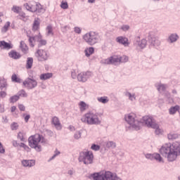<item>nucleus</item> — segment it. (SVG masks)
<instances>
[{
	"label": "nucleus",
	"mask_w": 180,
	"mask_h": 180,
	"mask_svg": "<svg viewBox=\"0 0 180 180\" xmlns=\"http://www.w3.org/2000/svg\"><path fill=\"white\" fill-rule=\"evenodd\" d=\"M36 165V160H23L22 161V165L23 167H28L29 168L34 167Z\"/></svg>",
	"instance_id": "17"
},
{
	"label": "nucleus",
	"mask_w": 180,
	"mask_h": 180,
	"mask_svg": "<svg viewBox=\"0 0 180 180\" xmlns=\"http://www.w3.org/2000/svg\"><path fill=\"white\" fill-rule=\"evenodd\" d=\"M11 27V22L7 21L4 26L1 28V33H6L8 30H9V27Z\"/></svg>",
	"instance_id": "34"
},
{
	"label": "nucleus",
	"mask_w": 180,
	"mask_h": 180,
	"mask_svg": "<svg viewBox=\"0 0 180 180\" xmlns=\"http://www.w3.org/2000/svg\"><path fill=\"white\" fill-rule=\"evenodd\" d=\"M141 122L145 123L147 127H151V129H157L158 127V124L155 122V120L151 116H143Z\"/></svg>",
	"instance_id": "9"
},
{
	"label": "nucleus",
	"mask_w": 180,
	"mask_h": 180,
	"mask_svg": "<svg viewBox=\"0 0 180 180\" xmlns=\"http://www.w3.org/2000/svg\"><path fill=\"white\" fill-rule=\"evenodd\" d=\"M46 31H47L48 36H50V34L53 36L54 34V33L53 32V27L51 25H48L46 27Z\"/></svg>",
	"instance_id": "44"
},
{
	"label": "nucleus",
	"mask_w": 180,
	"mask_h": 180,
	"mask_svg": "<svg viewBox=\"0 0 180 180\" xmlns=\"http://www.w3.org/2000/svg\"><path fill=\"white\" fill-rule=\"evenodd\" d=\"M91 78V72H82L77 75L79 82H86Z\"/></svg>",
	"instance_id": "13"
},
{
	"label": "nucleus",
	"mask_w": 180,
	"mask_h": 180,
	"mask_svg": "<svg viewBox=\"0 0 180 180\" xmlns=\"http://www.w3.org/2000/svg\"><path fill=\"white\" fill-rule=\"evenodd\" d=\"M159 153L167 158L168 162H174L178 158V155H180V144L178 142L165 143L159 149Z\"/></svg>",
	"instance_id": "1"
},
{
	"label": "nucleus",
	"mask_w": 180,
	"mask_h": 180,
	"mask_svg": "<svg viewBox=\"0 0 180 180\" xmlns=\"http://www.w3.org/2000/svg\"><path fill=\"white\" fill-rule=\"evenodd\" d=\"M17 138L20 140V141H26V133L23 131H19Z\"/></svg>",
	"instance_id": "31"
},
{
	"label": "nucleus",
	"mask_w": 180,
	"mask_h": 180,
	"mask_svg": "<svg viewBox=\"0 0 180 180\" xmlns=\"http://www.w3.org/2000/svg\"><path fill=\"white\" fill-rule=\"evenodd\" d=\"M18 109L21 112H25L26 110V107L23 104H18Z\"/></svg>",
	"instance_id": "57"
},
{
	"label": "nucleus",
	"mask_w": 180,
	"mask_h": 180,
	"mask_svg": "<svg viewBox=\"0 0 180 180\" xmlns=\"http://www.w3.org/2000/svg\"><path fill=\"white\" fill-rule=\"evenodd\" d=\"M22 117H23L25 123H29V120H30V115L22 113Z\"/></svg>",
	"instance_id": "43"
},
{
	"label": "nucleus",
	"mask_w": 180,
	"mask_h": 180,
	"mask_svg": "<svg viewBox=\"0 0 180 180\" xmlns=\"http://www.w3.org/2000/svg\"><path fill=\"white\" fill-rule=\"evenodd\" d=\"M22 85L25 88H27V89H34V88L37 86V81L34 79L28 77L22 82Z\"/></svg>",
	"instance_id": "12"
},
{
	"label": "nucleus",
	"mask_w": 180,
	"mask_h": 180,
	"mask_svg": "<svg viewBox=\"0 0 180 180\" xmlns=\"http://www.w3.org/2000/svg\"><path fill=\"white\" fill-rule=\"evenodd\" d=\"M40 29V21L39 20V18L34 20V22L32 24V31L33 32H37Z\"/></svg>",
	"instance_id": "26"
},
{
	"label": "nucleus",
	"mask_w": 180,
	"mask_h": 180,
	"mask_svg": "<svg viewBox=\"0 0 180 180\" xmlns=\"http://www.w3.org/2000/svg\"><path fill=\"white\" fill-rule=\"evenodd\" d=\"M177 112L179 113V105H175V106L171 107L169 109V115H175V113H176Z\"/></svg>",
	"instance_id": "29"
},
{
	"label": "nucleus",
	"mask_w": 180,
	"mask_h": 180,
	"mask_svg": "<svg viewBox=\"0 0 180 180\" xmlns=\"http://www.w3.org/2000/svg\"><path fill=\"white\" fill-rule=\"evenodd\" d=\"M74 32L75 33H77V34H81L82 29H81L79 27H75Z\"/></svg>",
	"instance_id": "53"
},
{
	"label": "nucleus",
	"mask_w": 180,
	"mask_h": 180,
	"mask_svg": "<svg viewBox=\"0 0 180 180\" xmlns=\"http://www.w3.org/2000/svg\"><path fill=\"white\" fill-rule=\"evenodd\" d=\"M97 101L100 102V103H108L109 102V98L108 96H102V97H98L97 98Z\"/></svg>",
	"instance_id": "35"
},
{
	"label": "nucleus",
	"mask_w": 180,
	"mask_h": 180,
	"mask_svg": "<svg viewBox=\"0 0 180 180\" xmlns=\"http://www.w3.org/2000/svg\"><path fill=\"white\" fill-rule=\"evenodd\" d=\"M125 96H127L129 98V101H136V95L135 94H131L130 92L127 91L125 93Z\"/></svg>",
	"instance_id": "40"
},
{
	"label": "nucleus",
	"mask_w": 180,
	"mask_h": 180,
	"mask_svg": "<svg viewBox=\"0 0 180 180\" xmlns=\"http://www.w3.org/2000/svg\"><path fill=\"white\" fill-rule=\"evenodd\" d=\"M179 39V36L177 35V34L176 33L171 34L168 37V41L170 43H175Z\"/></svg>",
	"instance_id": "24"
},
{
	"label": "nucleus",
	"mask_w": 180,
	"mask_h": 180,
	"mask_svg": "<svg viewBox=\"0 0 180 180\" xmlns=\"http://www.w3.org/2000/svg\"><path fill=\"white\" fill-rule=\"evenodd\" d=\"M20 147H21L22 148H24V150H25V151H27V153L30 151V148H29L27 145L25 144L24 143H20Z\"/></svg>",
	"instance_id": "48"
},
{
	"label": "nucleus",
	"mask_w": 180,
	"mask_h": 180,
	"mask_svg": "<svg viewBox=\"0 0 180 180\" xmlns=\"http://www.w3.org/2000/svg\"><path fill=\"white\" fill-rule=\"evenodd\" d=\"M8 56H9V58H13V60H19V58H20V57H22V55H20V53L19 52H17L15 50H11L8 53Z\"/></svg>",
	"instance_id": "18"
},
{
	"label": "nucleus",
	"mask_w": 180,
	"mask_h": 180,
	"mask_svg": "<svg viewBox=\"0 0 180 180\" xmlns=\"http://www.w3.org/2000/svg\"><path fill=\"white\" fill-rule=\"evenodd\" d=\"M94 180H123L116 174L112 173L110 171H101L91 174Z\"/></svg>",
	"instance_id": "3"
},
{
	"label": "nucleus",
	"mask_w": 180,
	"mask_h": 180,
	"mask_svg": "<svg viewBox=\"0 0 180 180\" xmlns=\"http://www.w3.org/2000/svg\"><path fill=\"white\" fill-rule=\"evenodd\" d=\"M94 153L92 151L84 150L79 153L78 157L79 162H83L84 165H91L94 164Z\"/></svg>",
	"instance_id": "6"
},
{
	"label": "nucleus",
	"mask_w": 180,
	"mask_h": 180,
	"mask_svg": "<svg viewBox=\"0 0 180 180\" xmlns=\"http://www.w3.org/2000/svg\"><path fill=\"white\" fill-rule=\"evenodd\" d=\"M19 16H20V19L21 20H23L24 22H26V20H27V19H28V17L26 16V13H25L23 12L20 13Z\"/></svg>",
	"instance_id": "46"
},
{
	"label": "nucleus",
	"mask_w": 180,
	"mask_h": 180,
	"mask_svg": "<svg viewBox=\"0 0 180 180\" xmlns=\"http://www.w3.org/2000/svg\"><path fill=\"white\" fill-rule=\"evenodd\" d=\"M138 46L140 47V49H145V47L147 46V39H143L141 41H139Z\"/></svg>",
	"instance_id": "33"
},
{
	"label": "nucleus",
	"mask_w": 180,
	"mask_h": 180,
	"mask_svg": "<svg viewBox=\"0 0 180 180\" xmlns=\"http://www.w3.org/2000/svg\"><path fill=\"white\" fill-rule=\"evenodd\" d=\"M60 8H62V9H68V3H67V1H62L60 4Z\"/></svg>",
	"instance_id": "52"
},
{
	"label": "nucleus",
	"mask_w": 180,
	"mask_h": 180,
	"mask_svg": "<svg viewBox=\"0 0 180 180\" xmlns=\"http://www.w3.org/2000/svg\"><path fill=\"white\" fill-rule=\"evenodd\" d=\"M153 160L158 161V162H163L162 157H161V155H160V153H153Z\"/></svg>",
	"instance_id": "36"
},
{
	"label": "nucleus",
	"mask_w": 180,
	"mask_h": 180,
	"mask_svg": "<svg viewBox=\"0 0 180 180\" xmlns=\"http://www.w3.org/2000/svg\"><path fill=\"white\" fill-rule=\"evenodd\" d=\"M18 99H20L18 94L14 95L10 98L9 99L10 103H15V102H18Z\"/></svg>",
	"instance_id": "41"
},
{
	"label": "nucleus",
	"mask_w": 180,
	"mask_h": 180,
	"mask_svg": "<svg viewBox=\"0 0 180 180\" xmlns=\"http://www.w3.org/2000/svg\"><path fill=\"white\" fill-rule=\"evenodd\" d=\"M20 48L23 54H27V53H29V47L27 46L26 43H25V41H20Z\"/></svg>",
	"instance_id": "22"
},
{
	"label": "nucleus",
	"mask_w": 180,
	"mask_h": 180,
	"mask_svg": "<svg viewBox=\"0 0 180 180\" xmlns=\"http://www.w3.org/2000/svg\"><path fill=\"white\" fill-rule=\"evenodd\" d=\"M71 77L72 79H75L77 78L78 75H77V72H75V70H72L71 71Z\"/></svg>",
	"instance_id": "54"
},
{
	"label": "nucleus",
	"mask_w": 180,
	"mask_h": 180,
	"mask_svg": "<svg viewBox=\"0 0 180 180\" xmlns=\"http://www.w3.org/2000/svg\"><path fill=\"white\" fill-rule=\"evenodd\" d=\"M148 40L150 46H153L154 47H158V46H160L161 44V41L159 40L157 37L149 36Z\"/></svg>",
	"instance_id": "16"
},
{
	"label": "nucleus",
	"mask_w": 180,
	"mask_h": 180,
	"mask_svg": "<svg viewBox=\"0 0 180 180\" xmlns=\"http://www.w3.org/2000/svg\"><path fill=\"white\" fill-rule=\"evenodd\" d=\"M11 130H18V129H19V124L18 122H13L11 124Z\"/></svg>",
	"instance_id": "45"
},
{
	"label": "nucleus",
	"mask_w": 180,
	"mask_h": 180,
	"mask_svg": "<svg viewBox=\"0 0 180 180\" xmlns=\"http://www.w3.org/2000/svg\"><path fill=\"white\" fill-rule=\"evenodd\" d=\"M33 67V58H27L26 63V69L30 70Z\"/></svg>",
	"instance_id": "32"
},
{
	"label": "nucleus",
	"mask_w": 180,
	"mask_h": 180,
	"mask_svg": "<svg viewBox=\"0 0 180 180\" xmlns=\"http://www.w3.org/2000/svg\"><path fill=\"white\" fill-rule=\"evenodd\" d=\"M0 47H2L3 49H4L6 50H11V49L13 48V46L11 44H9L5 41H0Z\"/></svg>",
	"instance_id": "25"
},
{
	"label": "nucleus",
	"mask_w": 180,
	"mask_h": 180,
	"mask_svg": "<svg viewBox=\"0 0 180 180\" xmlns=\"http://www.w3.org/2000/svg\"><path fill=\"white\" fill-rule=\"evenodd\" d=\"M163 94H164V96H165V98L167 99H169L171 98V93L169 91H165L163 93Z\"/></svg>",
	"instance_id": "60"
},
{
	"label": "nucleus",
	"mask_w": 180,
	"mask_h": 180,
	"mask_svg": "<svg viewBox=\"0 0 180 180\" xmlns=\"http://www.w3.org/2000/svg\"><path fill=\"white\" fill-rule=\"evenodd\" d=\"M0 154H5V148H4V145L0 142Z\"/></svg>",
	"instance_id": "58"
},
{
	"label": "nucleus",
	"mask_w": 180,
	"mask_h": 180,
	"mask_svg": "<svg viewBox=\"0 0 180 180\" xmlns=\"http://www.w3.org/2000/svg\"><path fill=\"white\" fill-rule=\"evenodd\" d=\"M105 148H116V143L113 141L105 142Z\"/></svg>",
	"instance_id": "30"
},
{
	"label": "nucleus",
	"mask_w": 180,
	"mask_h": 180,
	"mask_svg": "<svg viewBox=\"0 0 180 180\" xmlns=\"http://www.w3.org/2000/svg\"><path fill=\"white\" fill-rule=\"evenodd\" d=\"M7 84L6 80L0 78V89H4V88H6Z\"/></svg>",
	"instance_id": "42"
},
{
	"label": "nucleus",
	"mask_w": 180,
	"mask_h": 180,
	"mask_svg": "<svg viewBox=\"0 0 180 180\" xmlns=\"http://www.w3.org/2000/svg\"><path fill=\"white\" fill-rule=\"evenodd\" d=\"M20 9H22L20 8V7L13 6L11 10L13 11V12H14V13H19V12H20Z\"/></svg>",
	"instance_id": "49"
},
{
	"label": "nucleus",
	"mask_w": 180,
	"mask_h": 180,
	"mask_svg": "<svg viewBox=\"0 0 180 180\" xmlns=\"http://www.w3.org/2000/svg\"><path fill=\"white\" fill-rule=\"evenodd\" d=\"M101 39L99 33L94 31H90L83 35V40L89 44V46H95Z\"/></svg>",
	"instance_id": "7"
},
{
	"label": "nucleus",
	"mask_w": 180,
	"mask_h": 180,
	"mask_svg": "<svg viewBox=\"0 0 180 180\" xmlns=\"http://www.w3.org/2000/svg\"><path fill=\"white\" fill-rule=\"evenodd\" d=\"M116 41L119 44H122L124 47H129L130 46V42H129V38L124 37V36H120L116 38Z\"/></svg>",
	"instance_id": "14"
},
{
	"label": "nucleus",
	"mask_w": 180,
	"mask_h": 180,
	"mask_svg": "<svg viewBox=\"0 0 180 180\" xmlns=\"http://www.w3.org/2000/svg\"><path fill=\"white\" fill-rule=\"evenodd\" d=\"M155 86L157 87V89L160 94H164V92L167 91V88H168L167 84H156Z\"/></svg>",
	"instance_id": "23"
},
{
	"label": "nucleus",
	"mask_w": 180,
	"mask_h": 180,
	"mask_svg": "<svg viewBox=\"0 0 180 180\" xmlns=\"http://www.w3.org/2000/svg\"><path fill=\"white\" fill-rule=\"evenodd\" d=\"M79 110L81 112H84V110H86V103L84 101H80L79 103Z\"/></svg>",
	"instance_id": "37"
},
{
	"label": "nucleus",
	"mask_w": 180,
	"mask_h": 180,
	"mask_svg": "<svg viewBox=\"0 0 180 180\" xmlns=\"http://www.w3.org/2000/svg\"><path fill=\"white\" fill-rule=\"evenodd\" d=\"M12 144H13V147H18V146H20V144H19L18 143V141H13Z\"/></svg>",
	"instance_id": "62"
},
{
	"label": "nucleus",
	"mask_w": 180,
	"mask_h": 180,
	"mask_svg": "<svg viewBox=\"0 0 180 180\" xmlns=\"http://www.w3.org/2000/svg\"><path fill=\"white\" fill-rule=\"evenodd\" d=\"M81 121L82 123L89 124L90 126L94 124L98 126L102 123V120L99 117V114L94 111H89L84 114V116L81 118Z\"/></svg>",
	"instance_id": "2"
},
{
	"label": "nucleus",
	"mask_w": 180,
	"mask_h": 180,
	"mask_svg": "<svg viewBox=\"0 0 180 180\" xmlns=\"http://www.w3.org/2000/svg\"><path fill=\"white\" fill-rule=\"evenodd\" d=\"M91 150H93L94 151H99V150H101V146H99L98 145L96 144H93L91 146Z\"/></svg>",
	"instance_id": "51"
},
{
	"label": "nucleus",
	"mask_w": 180,
	"mask_h": 180,
	"mask_svg": "<svg viewBox=\"0 0 180 180\" xmlns=\"http://www.w3.org/2000/svg\"><path fill=\"white\" fill-rule=\"evenodd\" d=\"M51 123L53 124L56 130H61L63 129V125L60 122V119L58 117H53L51 118Z\"/></svg>",
	"instance_id": "15"
},
{
	"label": "nucleus",
	"mask_w": 180,
	"mask_h": 180,
	"mask_svg": "<svg viewBox=\"0 0 180 180\" xmlns=\"http://www.w3.org/2000/svg\"><path fill=\"white\" fill-rule=\"evenodd\" d=\"M11 81L12 82H15L17 84H22V79L20 77H18V75L13 74L11 76Z\"/></svg>",
	"instance_id": "28"
},
{
	"label": "nucleus",
	"mask_w": 180,
	"mask_h": 180,
	"mask_svg": "<svg viewBox=\"0 0 180 180\" xmlns=\"http://www.w3.org/2000/svg\"><path fill=\"white\" fill-rule=\"evenodd\" d=\"M5 96H6V92L0 91V98H5Z\"/></svg>",
	"instance_id": "63"
},
{
	"label": "nucleus",
	"mask_w": 180,
	"mask_h": 180,
	"mask_svg": "<svg viewBox=\"0 0 180 180\" xmlns=\"http://www.w3.org/2000/svg\"><path fill=\"white\" fill-rule=\"evenodd\" d=\"M50 78H53V73L51 72L43 73L39 76L41 81H47V79H50Z\"/></svg>",
	"instance_id": "20"
},
{
	"label": "nucleus",
	"mask_w": 180,
	"mask_h": 180,
	"mask_svg": "<svg viewBox=\"0 0 180 180\" xmlns=\"http://www.w3.org/2000/svg\"><path fill=\"white\" fill-rule=\"evenodd\" d=\"M40 142L44 143V138L39 134H35L28 138V144L30 147L31 148H34V150H37V153H40V151H41Z\"/></svg>",
	"instance_id": "4"
},
{
	"label": "nucleus",
	"mask_w": 180,
	"mask_h": 180,
	"mask_svg": "<svg viewBox=\"0 0 180 180\" xmlns=\"http://www.w3.org/2000/svg\"><path fill=\"white\" fill-rule=\"evenodd\" d=\"M146 158H147L148 160H153V153L151 154V153H147L146 155H145Z\"/></svg>",
	"instance_id": "59"
},
{
	"label": "nucleus",
	"mask_w": 180,
	"mask_h": 180,
	"mask_svg": "<svg viewBox=\"0 0 180 180\" xmlns=\"http://www.w3.org/2000/svg\"><path fill=\"white\" fill-rule=\"evenodd\" d=\"M60 151H58V150H56L54 155L50 158V161H51V160H54L55 158L57 157V155H60Z\"/></svg>",
	"instance_id": "56"
},
{
	"label": "nucleus",
	"mask_w": 180,
	"mask_h": 180,
	"mask_svg": "<svg viewBox=\"0 0 180 180\" xmlns=\"http://www.w3.org/2000/svg\"><path fill=\"white\" fill-rule=\"evenodd\" d=\"M82 134V132L81 131H77L75 132L74 135V138L75 139V140H79V139H81Z\"/></svg>",
	"instance_id": "47"
},
{
	"label": "nucleus",
	"mask_w": 180,
	"mask_h": 180,
	"mask_svg": "<svg viewBox=\"0 0 180 180\" xmlns=\"http://www.w3.org/2000/svg\"><path fill=\"white\" fill-rule=\"evenodd\" d=\"M179 135L178 134H175V133H170L167 135V139L169 140H176V139H178Z\"/></svg>",
	"instance_id": "39"
},
{
	"label": "nucleus",
	"mask_w": 180,
	"mask_h": 180,
	"mask_svg": "<svg viewBox=\"0 0 180 180\" xmlns=\"http://www.w3.org/2000/svg\"><path fill=\"white\" fill-rule=\"evenodd\" d=\"M24 7L25 8V9H27V11H28L29 12H32V13H34L36 12L37 13H42L43 12H44L43 6L36 1L25 3L24 4Z\"/></svg>",
	"instance_id": "8"
},
{
	"label": "nucleus",
	"mask_w": 180,
	"mask_h": 180,
	"mask_svg": "<svg viewBox=\"0 0 180 180\" xmlns=\"http://www.w3.org/2000/svg\"><path fill=\"white\" fill-rule=\"evenodd\" d=\"M37 40L38 43V47H41L47 44V41L43 39V37H41V34L40 33H39L38 37H37Z\"/></svg>",
	"instance_id": "19"
},
{
	"label": "nucleus",
	"mask_w": 180,
	"mask_h": 180,
	"mask_svg": "<svg viewBox=\"0 0 180 180\" xmlns=\"http://www.w3.org/2000/svg\"><path fill=\"white\" fill-rule=\"evenodd\" d=\"M103 64H105L107 65H117V64H120L122 63V58H120L117 56H110L107 59H104L102 60Z\"/></svg>",
	"instance_id": "11"
},
{
	"label": "nucleus",
	"mask_w": 180,
	"mask_h": 180,
	"mask_svg": "<svg viewBox=\"0 0 180 180\" xmlns=\"http://www.w3.org/2000/svg\"><path fill=\"white\" fill-rule=\"evenodd\" d=\"M153 129H155V134H160V133H161V129H160L159 127L158 126L157 128H153Z\"/></svg>",
	"instance_id": "64"
},
{
	"label": "nucleus",
	"mask_w": 180,
	"mask_h": 180,
	"mask_svg": "<svg viewBox=\"0 0 180 180\" xmlns=\"http://www.w3.org/2000/svg\"><path fill=\"white\" fill-rule=\"evenodd\" d=\"M28 41L30 47H34V46H36V43H37L38 35H35L34 37L28 36Z\"/></svg>",
	"instance_id": "21"
},
{
	"label": "nucleus",
	"mask_w": 180,
	"mask_h": 180,
	"mask_svg": "<svg viewBox=\"0 0 180 180\" xmlns=\"http://www.w3.org/2000/svg\"><path fill=\"white\" fill-rule=\"evenodd\" d=\"M120 58H121V63H127L129 61V57L126 56L120 57Z\"/></svg>",
	"instance_id": "55"
},
{
	"label": "nucleus",
	"mask_w": 180,
	"mask_h": 180,
	"mask_svg": "<svg viewBox=\"0 0 180 180\" xmlns=\"http://www.w3.org/2000/svg\"><path fill=\"white\" fill-rule=\"evenodd\" d=\"M94 53H95V49H94V47H89L84 50L86 57H91V56H92Z\"/></svg>",
	"instance_id": "27"
},
{
	"label": "nucleus",
	"mask_w": 180,
	"mask_h": 180,
	"mask_svg": "<svg viewBox=\"0 0 180 180\" xmlns=\"http://www.w3.org/2000/svg\"><path fill=\"white\" fill-rule=\"evenodd\" d=\"M124 119L128 124L130 125V127H132L134 130H140L141 128L143 122L139 120L137 115L134 112L126 115Z\"/></svg>",
	"instance_id": "5"
},
{
	"label": "nucleus",
	"mask_w": 180,
	"mask_h": 180,
	"mask_svg": "<svg viewBox=\"0 0 180 180\" xmlns=\"http://www.w3.org/2000/svg\"><path fill=\"white\" fill-rule=\"evenodd\" d=\"M4 112H5V106L0 104V113H4Z\"/></svg>",
	"instance_id": "61"
},
{
	"label": "nucleus",
	"mask_w": 180,
	"mask_h": 180,
	"mask_svg": "<svg viewBox=\"0 0 180 180\" xmlns=\"http://www.w3.org/2000/svg\"><path fill=\"white\" fill-rule=\"evenodd\" d=\"M19 98H27V93L24 89H21L18 92Z\"/></svg>",
	"instance_id": "38"
},
{
	"label": "nucleus",
	"mask_w": 180,
	"mask_h": 180,
	"mask_svg": "<svg viewBox=\"0 0 180 180\" xmlns=\"http://www.w3.org/2000/svg\"><path fill=\"white\" fill-rule=\"evenodd\" d=\"M35 56L38 61H47V60H49V57H50V53L44 49H38L35 52Z\"/></svg>",
	"instance_id": "10"
},
{
	"label": "nucleus",
	"mask_w": 180,
	"mask_h": 180,
	"mask_svg": "<svg viewBox=\"0 0 180 180\" xmlns=\"http://www.w3.org/2000/svg\"><path fill=\"white\" fill-rule=\"evenodd\" d=\"M120 29L122 30V32H127L130 30V26L129 25H123Z\"/></svg>",
	"instance_id": "50"
}]
</instances>
